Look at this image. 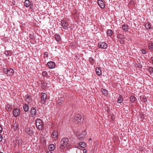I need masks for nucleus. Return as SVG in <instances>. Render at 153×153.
I'll list each match as a JSON object with an SVG mask.
<instances>
[{
	"mask_svg": "<svg viewBox=\"0 0 153 153\" xmlns=\"http://www.w3.org/2000/svg\"><path fill=\"white\" fill-rule=\"evenodd\" d=\"M69 141V139L66 137L63 138L61 140L60 147L61 152H64L65 150V148L68 144Z\"/></svg>",
	"mask_w": 153,
	"mask_h": 153,
	"instance_id": "obj_1",
	"label": "nucleus"
},
{
	"mask_svg": "<svg viewBox=\"0 0 153 153\" xmlns=\"http://www.w3.org/2000/svg\"><path fill=\"white\" fill-rule=\"evenodd\" d=\"M83 116L82 115L77 114L75 115L73 121L75 123H81L82 122L83 120Z\"/></svg>",
	"mask_w": 153,
	"mask_h": 153,
	"instance_id": "obj_2",
	"label": "nucleus"
},
{
	"mask_svg": "<svg viewBox=\"0 0 153 153\" xmlns=\"http://www.w3.org/2000/svg\"><path fill=\"white\" fill-rule=\"evenodd\" d=\"M37 128L39 130H42L43 128V123L42 120L39 118L37 119L35 121Z\"/></svg>",
	"mask_w": 153,
	"mask_h": 153,
	"instance_id": "obj_3",
	"label": "nucleus"
},
{
	"mask_svg": "<svg viewBox=\"0 0 153 153\" xmlns=\"http://www.w3.org/2000/svg\"><path fill=\"white\" fill-rule=\"evenodd\" d=\"M3 71L4 73L8 76H12L14 74V71L12 68H4Z\"/></svg>",
	"mask_w": 153,
	"mask_h": 153,
	"instance_id": "obj_4",
	"label": "nucleus"
},
{
	"mask_svg": "<svg viewBox=\"0 0 153 153\" xmlns=\"http://www.w3.org/2000/svg\"><path fill=\"white\" fill-rule=\"evenodd\" d=\"M51 137L54 141H56L58 139V133L57 130H55L53 131L51 134Z\"/></svg>",
	"mask_w": 153,
	"mask_h": 153,
	"instance_id": "obj_5",
	"label": "nucleus"
},
{
	"mask_svg": "<svg viewBox=\"0 0 153 153\" xmlns=\"http://www.w3.org/2000/svg\"><path fill=\"white\" fill-rule=\"evenodd\" d=\"M98 46L100 48L106 49L107 48L108 45L105 42H99Z\"/></svg>",
	"mask_w": 153,
	"mask_h": 153,
	"instance_id": "obj_6",
	"label": "nucleus"
},
{
	"mask_svg": "<svg viewBox=\"0 0 153 153\" xmlns=\"http://www.w3.org/2000/svg\"><path fill=\"white\" fill-rule=\"evenodd\" d=\"M20 110L18 108H15L13 111V116L15 117H18L20 114Z\"/></svg>",
	"mask_w": 153,
	"mask_h": 153,
	"instance_id": "obj_7",
	"label": "nucleus"
},
{
	"mask_svg": "<svg viewBox=\"0 0 153 153\" xmlns=\"http://www.w3.org/2000/svg\"><path fill=\"white\" fill-rule=\"evenodd\" d=\"M41 102L42 104H44L46 100L47 95L44 92H42L41 94Z\"/></svg>",
	"mask_w": 153,
	"mask_h": 153,
	"instance_id": "obj_8",
	"label": "nucleus"
},
{
	"mask_svg": "<svg viewBox=\"0 0 153 153\" xmlns=\"http://www.w3.org/2000/svg\"><path fill=\"white\" fill-rule=\"evenodd\" d=\"M86 134V131H84L78 136V139L79 140H84Z\"/></svg>",
	"mask_w": 153,
	"mask_h": 153,
	"instance_id": "obj_9",
	"label": "nucleus"
},
{
	"mask_svg": "<svg viewBox=\"0 0 153 153\" xmlns=\"http://www.w3.org/2000/svg\"><path fill=\"white\" fill-rule=\"evenodd\" d=\"M48 67L49 69H52L55 68L56 64L55 62L53 61H50L47 63Z\"/></svg>",
	"mask_w": 153,
	"mask_h": 153,
	"instance_id": "obj_10",
	"label": "nucleus"
},
{
	"mask_svg": "<svg viewBox=\"0 0 153 153\" xmlns=\"http://www.w3.org/2000/svg\"><path fill=\"white\" fill-rule=\"evenodd\" d=\"M25 132L30 136H32L33 134V131L32 128L30 127L26 128L25 129Z\"/></svg>",
	"mask_w": 153,
	"mask_h": 153,
	"instance_id": "obj_11",
	"label": "nucleus"
},
{
	"mask_svg": "<svg viewBox=\"0 0 153 153\" xmlns=\"http://www.w3.org/2000/svg\"><path fill=\"white\" fill-rule=\"evenodd\" d=\"M61 26L65 30L68 29V24L65 20H62L61 21Z\"/></svg>",
	"mask_w": 153,
	"mask_h": 153,
	"instance_id": "obj_12",
	"label": "nucleus"
},
{
	"mask_svg": "<svg viewBox=\"0 0 153 153\" xmlns=\"http://www.w3.org/2000/svg\"><path fill=\"white\" fill-rule=\"evenodd\" d=\"M98 4L101 8H103L105 7V4L102 0H98Z\"/></svg>",
	"mask_w": 153,
	"mask_h": 153,
	"instance_id": "obj_13",
	"label": "nucleus"
},
{
	"mask_svg": "<svg viewBox=\"0 0 153 153\" xmlns=\"http://www.w3.org/2000/svg\"><path fill=\"white\" fill-rule=\"evenodd\" d=\"M30 114L32 117H34L36 114V110L35 108L32 107L30 111Z\"/></svg>",
	"mask_w": 153,
	"mask_h": 153,
	"instance_id": "obj_14",
	"label": "nucleus"
},
{
	"mask_svg": "<svg viewBox=\"0 0 153 153\" xmlns=\"http://www.w3.org/2000/svg\"><path fill=\"white\" fill-rule=\"evenodd\" d=\"M148 49L151 51H153V43L152 42H148Z\"/></svg>",
	"mask_w": 153,
	"mask_h": 153,
	"instance_id": "obj_15",
	"label": "nucleus"
},
{
	"mask_svg": "<svg viewBox=\"0 0 153 153\" xmlns=\"http://www.w3.org/2000/svg\"><path fill=\"white\" fill-rule=\"evenodd\" d=\"M96 74L98 76H100L102 74V71L101 68L99 67L96 68L95 70Z\"/></svg>",
	"mask_w": 153,
	"mask_h": 153,
	"instance_id": "obj_16",
	"label": "nucleus"
},
{
	"mask_svg": "<svg viewBox=\"0 0 153 153\" xmlns=\"http://www.w3.org/2000/svg\"><path fill=\"white\" fill-rule=\"evenodd\" d=\"M56 40L58 42H59L61 40V37L57 33L55 34L54 35Z\"/></svg>",
	"mask_w": 153,
	"mask_h": 153,
	"instance_id": "obj_17",
	"label": "nucleus"
},
{
	"mask_svg": "<svg viewBox=\"0 0 153 153\" xmlns=\"http://www.w3.org/2000/svg\"><path fill=\"white\" fill-rule=\"evenodd\" d=\"M101 92L103 95L105 96H107L108 94V91L106 89L102 88L101 90Z\"/></svg>",
	"mask_w": 153,
	"mask_h": 153,
	"instance_id": "obj_18",
	"label": "nucleus"
},
{
	"mask_svg": "<svg viewBox=\"0 0 153 153\" xmlns=\"http://www.w3.org/2000/svg\"><path fill=\"white\" fill-rule=\"evenodd\" d=\"M25 98L26 101L28 102H29L31 100L32 98L31 96L29 95L28 94H27L25 95Z\"/></svg>",
	"mask_w": 153,
	"mask_h": 153,
	"instance_id": "obj_19",
	"label": "nucleus"
},
{
	"mask_svg": "<svg viewBox=\"0 0 153 153\" xmlns=\"http://www.w3.org/2000/svg\"><path fill=\"white\" fill-rule=\"evenodd\" d=\"M55 146L53 144H50L48 146V149L50 151H53L55 149Z\"/></svg>",
	"mask_w": 153,
	"mask_h": 153,
	"instance_id": "obj_20",
	"label": "nucleus"
},
{
	"mask_svg": "<svg viewBox=\"0 0 153 153\" xmlns=\"http://www.w3.org/2000/svg\"><path fill=\"white\" fill-rule=\"evenodd\" d=\"M122 29L124 31H127L128 30V25L126 24H123L122 25Z\"/></svg>",
	"mask_w": 153,
	"mask_h": 153,
	"instance_id": "obj_21",
	"label": "nucleus"
},
{
	"mask_svg": "<svg viewBox=\"0 0 153 153\" xmlns=\"http://www.w3.org/2000/svg\"><path fill=\"white\" fill-rule=\"evenodd\" d=\"M30 2L29 0H25L24 3V6L26 7H28L30 6Z\"/></svg>",
	"mask_w": 153,
	"mask_h": 153,
	"instance_id": "obj_22",
	"label": "nucleus"
},
{
	"mask_svg": "<svg viewBox=\"0 0 153 153\" xmlns=\"http://www.w3.org/2000/svg\"><path fill=\"white\" fill-rule=\"evenodd\" d=\"M123 99L122 96L120 95L119 96L117 100V103H120L123 102Z\"/></svg>",
	"mask_w": 153,
	"mask_h": 153,
	"instance_id": "obj_23",
	"label": "nucleus"
},
{
	"mask_svg": "<svg viewBox=\"0 0 153 153\" xmlns=\"http://www.w3.org/2000/svg\"><path fill=\"white\" fill-rule=\"evenodd\" d=\"M23 108L25 111L27 112L29 109L28 105L27 104H25L23 106Z\"/></svg>",
	"mask_w": 153,
	"mask_h": 153,
	"instance_id": "obj_24",
	"label": "nucleus"
},
{
	"mask_svg": "<svg viewBox=\"0 0 153 153\" xmlns=\"http://www.w3.org/2000/svg\"><path fill=\"white\" fill-rule=\"evenodd\" d=\"M145 28L147 29H151V25L150 23L147 22L145 26Z\"/></svg>",
	"mask_w": 153,
	"mask_h": 153,
	"instance_id": "obj_25",
	"label": "nucleus"
},
{
	"mask_svg": "<svg viewBox=\"0 0 153 153\" xmlns=\"http://www.w3.org/2000/svg\"><path fill=\"white\" fill-rule=\"evenodd\" d=\"M6 108L7 111H11L12 109L11 105L9 104H7L6 105Z\"/></svg>",
	"mask_w": 153,
	"mask_h": 153,
	"instance_id": "obj_26",
	"label": "nucleus"
},
{
	"mask_svg": "<svg viewBox=\"0 0 153 153\" xmlns=\"http://www.w3.org/2000/svg\"><path fill=\"white\" fill-rule=\"evenodd\" d=\"M113 33V31L110 29H108L107 31V34L108 36H111L112 35Z\"/></svg>",
	"mask_w": 153,
	"mask_h": 153,
	"instance_id": "obj_27",
	"label": "nucleus"
},
{
	"mask_svg": "<svg viewBox=\"0 0 153 153\" xmlns=\"http://www.w3.org/2000/svg\"><path fill=\"white\" fill-rule=\"evenodd\" d=\"M78 144L82 148H85L86 146V143L84 142H80Z\"/></svg>",
	"mask_w": 153,
	"mask_h": 153,
	"instance_id": "obj_28",
	"label": "nucleus"
},
{
	"mask_svg": "<svg viewBox=\"0 0 153 153\" xmlns=\"http://www.w3.org/2000/svg\"><path fill=\"white\" fill-rule=\"evenodd\" d=\"M42 75L44 77H47L48 76V74L46 71H43L42 72Z\"/></svg>",
	"mask_w": 153,
	"mask_h": 153,
	"instance_id": "obj_29",
	"label": "nucleus"
},
{
	"mask_svg": "<svg viewBox=\"0 0 153 153\" xmlns=\"http://www.w3.org/2000/svg\"><path fill=\"white\" fill-rule=\"evenodd\" d=\"M136 97L134 96H131L130 97V100L131 102H132L133 103H134L135 102L136 100Z\"/></svg>",
	"mask_w": 153,
	"mask_h": 153,
	"instance_id": "obj_30",
	"label": "nucleus"
},
{
	"mask_svg": "<svg viewBox=\"0 0 153 153\" xmlns=\"http://www.w3.org/2000/svg\"><path fill=\"white\" fill-rule=\"evenodd\" d=\"M44 57L45 59H48V53L47 52H45L43 53Z\"/></svg>",
	"mask_w": 153,
	"mask_h": 153,
	"instance_id": "obj_31",
	"label": "nucleus"
},
{
	"mask_svg": "<svg viewBox=\"0 0 153 153\" xmlns=\"http://www.w3.org/2000/svg\"><path fill=\"white\" fill-rule=\"evenodd\" d=\"M89 60L90 63L92 65L94 64V60L93 58L90 57L89 58Z\"/></svg>",
	"mask_w": 153,
	"mask_h": 153,
	"instance_id": "obj_32",
	"label": "nucleus"
},
{
	"mask_svg": "<svg viewBox=\"0 0 153 153\" xmlns=\"http://www.w3.org/2000/svg\"><path fill=\"white\" fill-rule=\"evenodd\" d=\"M17 127V125L16 123L14 124L12 126V128L14 131L17 130L18 129Z\"/></svg>",
	"mask_w": 153,
	"mask_h": 153,
	"instance_id": "obj_33",
	"label": "nucleus"
},
{
	"mask_svg": "<svg viewBox=\"0 0 153 153\" xmlns=\"http://www.w3.org/2000/svg\"><path fill=\"white\" fill-rule=\"evenodd\" d=\"M140 51L143 54H145L147 53V52L146 49H141L140 50Z\"/></svg>",
	"mask_w": 153,
	"mask_h": 153,
	"instance_id": "obj_34",
	"label": "nucleus"
},
{
	"mask_svg": "<svg viewBox=\"0 0 153 153\" xmlns=\"http://www.w3.org/2000/svg\"><path fill=\"white\" fill-rule=\"evenodd\" d=\"M23 143V141L22 140H19L18 141V144L19 147L20 146H22V144Z\"/></svg>",
	"mask_w": 153,
	"mask_h": 153,
	"instance_id": "obj_35",
	"label": "nucleus"
},
{
	"mask_svg": "<svg viewBox=\"0 0 153 153\" xmlns=\"http://www.w3.org/2000/svg\"><path fill=\"white\" fill-rule=\"evenodd\" d=\"M82 149L79 148V149H77L76 150V153H82V150H81Z\"/></svg>",
	"mask_w": 153,
	"mask_h": 153,
	"instance_id": "obj_36",
	"label": "nucleus"
},
{
	"mask_svg": "<svg viewBox=\"0 0 153 153\" xmlns=\"http://www.w3.org/2000/svg\"><path fill=\"white\" fill-rule=\"evenodd\" d=\"M148 71L150 73H152L153 72V68L152 67H150L148 68Z\"/></svg>",
	"mask_w": 153,
	"mask_h": 153,
	"instance_id": "obj_37",
	"label": "nucleus"
},
{
	"mask_svg": "<svg viewBox=\"0 0 153 153\" xmlns=\"http://www.w3.org/2000/svg\"><path fill=\"white\" fill-rule=\"evenodd\" d=\"M46 84L43 82H42V87L43 88H45V87H46Z\"/></svg>",
	"mask_w": 153,
	"mask_h": 153,
	"instance_id": "obj_38",
	"label": "nucleus"
},
{
	"mask_svg": "<svg viewBox=\"0 0 153 153\" xmlns=\"http://www.w3.org/2000/svg\"><path fill=\"white\" fill-rule=\"evenodd\" d=\"M30 38L32 39H33L34 38L33 36L31 34H30L29 35Z\"/></svg>",
	"mask_w": 153,
	"mask_h": 153,
	"instance_id": "obj_39",
	"label": "nucleus"
},
{
	"mask_svg": "<svg viewBox=\"0 0 153 153\" xmlns=\"http://www.w3.org/2000/svg\"><path fill=\"white\" fill-rule=\"evenodd\" d=\"M30 9H31L33 7V3H30Z\"/></svg>",
	"mask_w": 153,
	"mask_h": 153,
	"instance_id": "obj_40",
	"label": "nucleus"
},
{
	"mask_svg": "<svg viewBox=\"0 0 153 153\" xmlns=\"http://www.w3.org/2000/svg\"><path fill=\"white\" fill-rule=\"evenodd\" d=\"M111 119L113 121L115 120V117L114 115H111Z\"/></svg>",
	"mask_w": 153,
	"mask_h": 153,
	"instance_id": "obj_41",
	"label": "nucleus"
},
{
	"mask_svg": "<svg viewBox=\"0 0 153 153\" xmlns=\"http://www.w3.org/2000/svg\"><path fill=\"white\" fill-rule=\"evenodd\" d=\"M2 131V128L1 126V125L0 124V133H1Z\"/></svg>",
	"mask_w": 153,
	"mask_h": 153,
	"instance_id": "obj_42",
	"label": "nucleus"
},
{
	"mask_svg": "<svg viewBox=\"0 0 153 153\" xmlns=\"http://www.w3.org/2000/svg\"><path fill=\"white\" fill-rule=\"evenodd\" d=\"M2 137L1 134H0V142L2 141Z\"/></svg>",
	"mask_w": 153,
	"mask_h": 153,
	"instance_id": "obj_43",
	"label": "nucleus"
},
{
	"mask_svg": "<svg viewBox=\"0 0 153 153\" xmlns=\"http://www.w3.org/2000/svg\"><path fill=\"white\" fill-rule=\"evenodd\" d=\"M74 147L76 148H78V149H79V148H81V147L79 146V145L75 146Z\"/></svg>",
	"mask_w": 153,
	"mask_h": 153,
	"instance_id": "obj_44",
	"label": "nucleus"
},
{
	"mask_svg": "<svg viewBox=\"0 0 153 153\" xmlns=\"http://www.w3.org/2000/svg\"><path fill=\"white\" fill-rule=\"evenodd\" d=\"M82 151L83 152V153H86V150L85 149H84Z\"/></svg>",
	"mask_w": 153,
	"mask_h": 153,
	"instance_id": "obj_45",
	"label": "nucleus"
},
{
	"mask_svg": "<svg viewBox=\"0 0 153 153\" xmlns=\"http://www.w3.org/2000/svg\"><path fill=\"white\" fill-rule=\"evenodd\" d=\"M5 54L7 55V56L8 54V52L7 51H5Z\"/></svg>",
	"mask_w": 153,
	"mask_h": 153,
	"instance_id": "obj_46",
	"label": "nucleus"
},
{
	"mask_svg": "<svg viewBox=\"0 0 153 153\" xmlns=\"http://www.w3.org/2000/svg\"><path fill=\"white\" fill-rule=\"evenodd\" d=\"M58 104L59 105H61L62 104V103L61 102H58Z\"/></svg>",
	"mask_w": 153,
	"mask_h": 153,
	"instance_id": "obj_47",
	"label": "nucleus"
},
{
	"mask_svg": "<svg viewBox=\"0 0 153 153\" xmlns=\"http://www.w3.org/2000/svg\"><path fill=\"white\" fill-rule=\"evenodd\" d=\"M46 153H53V152H51V151H48Z\"/></svg>",
	"mask_w": 153,
	"mask_h": 153,
	"instance_id": "obj_48",
	"label": "nucleus"
},
{
	"mask_svg": "<svg viewBox=\"0 0 153 153\" xmlns=\"http://www.w3.org/2000/svg\"><path fill=\"white\" fill-rule=\"evenodd\" d=\"M151 59L152 60V63L153 64V56L151 57Z\"/></svg>",
	"mask_w": 153,
	"mask_h": 153,
	"instance_id": "obj_49",
	"label": "nucleus"
},
{
	"mask_svg": "<svg viewBox=\"0 0 153 153\" xmlns=\"http://www.w3.org/2000/svg\"><path fill=\"white\" fill-rule=\"evenodd\" d=\"M117 37L118 38H120V36L119 35H118L117 36Z\"/></svg>",
	"mask_w": 153,
	"mask_h": 153,
	"instance_id": "obj_50",
	"label": "nucleus"
},
{
	"mask_svg": "<svg viewBox=\"0 0 153 153\" xmlns=\"http://www.w3.org/2000/svg\"><path fill=\"white\" fill-rule=\"evenodd\" d=\"M0 153H3L2 152H0Z\"/></svg>",
	"mask_w": 153,
	"mask_h": 153,
	"instance_id": "obj_51",
	"label": "nucleus"
}]
</instances>
